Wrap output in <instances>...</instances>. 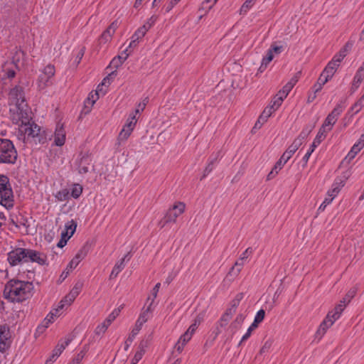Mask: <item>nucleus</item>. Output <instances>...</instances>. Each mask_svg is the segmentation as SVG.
I'll use <instances>...</instances> for the list:
<instances>
[{
    "label": "nucleus",
    "instance_id": "f257e3e1",
    "mask_svg": "<svg viewBox=\"0 0 364 364\" xmlns=\"http://www.w3.org/2000/svg\"><path fill=\"white\" fill-rule=\"evenodd\" d=\"M33 290L32 282L12 279L5 285L4 296L12 302H21L30 298Z\"/></svg>",
    "mask_w": 364,
    "mask_h": 364
},
{
    "label": "nucleus",
    "instance_id": "f03ea898",
    "mask_svg": "<svg viewBox=\"0 0 364 364\" xmlns=\"http://www.w3.org/2000/svg\"><path fill=\"white\" fill-rule=\"evenodd\" d=\"M19 132L23 134V141L33 138L39 144L46 143L47 139H50L53 136L51 134H48L46 131L41 133V128L33 122L20 124Z\"/></svg>",
    "mask_w": 364,
    "mask_h": 364
},
{
    "label": "nucleus",
    "instance_id": "7ed1b4c3",
    "mask_svg": "<svg viewBox=\"0 0 364 364\" xmlns=\"http://www.w3.org/2000/svg\"><path fill=\"white\" fill-rule=\"evenodd\" d=\"M17 157L13 142L7 139H0V164H14Z\"/></svg>",
    "mask_w": 364,
    "mask_h": 364
},
{
    "label": "nucleus",
    "instance_id": "20e7f679",
    "mask_svg": "<svg viewBox=\"0 0 364 364\" xmlns=\"http://www.w3.org/2000/svg\"><path fill=\"white\" fill-rule=\"evenodd\" d=\"M14 193L9 177L0 175V203L9 209L14 206Z\"/></svg>",
    "mask_w": 364,
    "mask_h": 364
},
{
    "label": "nucleus",
    "instance_id": "39448f33",
    "mask_svg": "<svg viewBox=\"0 0 364 364\" xmlns=\"http://www.w3.org/2000/svg\"><path fill=\"white\" fill-rule=\"evenodd\" d=\"M343 110V107L341 104L336 105V107L328 114L323 124L318 131L322 132L323 134H326L327 132L330 131L333 124L336 122L339 115Z\"/></svg>",
    "mask_w": 364,
    "mask_h": 364
},
{
    "label": "nucleus",
    "instance_id": "423d86ee",
    "mask_svg": "<svg viewBox=\"0 0 364 364\" xmlns=\"http://www.w3.org/2000/svg\"><path fill=\"white\" fill-rule=\"evenodd\" d=\"M186 205L183 202L176 203L172 208H169L164 218V227L166 223H176L177 218L184 213Z\"/></svg>",
    "mask_w": 364,
    "mask_h": 364
},
{
    "label": "nucleus",
    "instance_id": "0eeeda50",
    "mask_svg": "<svg viewBox=\"0 0 364 364\" xmlns=\"http://www.w3.org/2000/svg\"><path fill=\"white\" fill-rule=\"evenodd\" d=\"M55 67L53 65H48L39 75V87L43 89L53 84V77L55 75Z\"/></svg>",
    "mask_w": 364,
    "mask_h": 364
},
{
    "label": "nucleus",
    "instance_id": "6e6552de",
    "mask_svg": "<svg viewBox=\"0 0 364 364\" xmlns=\"http://www.w3.org/2000/svg\"><path fill=\"white\" fill-rule=\"evenodd\" d=\"M137 119L135 117V115H130L129 117L127 119V123L124 126L122 131L119 132L117 141L118 144H120L121 141H126L130 134H132L136 124Z\"/></svg>",
    "mask_w": 364,
    "mask_h": 364
},
{
    "label": "nucleus",
    "instance_id": "1a4fd4ad",
    "mask_svg": "<svg viewBox=\"0 0 364 364\" xmlns=\"http://www.w3.org/2000/svg\"><path fill=\"white\" fill-rule=\"evenodd\" d=\"M82 284L77 283L68 294H67L59 303L56 311L62 310L65 305L70 306L80 294L82 289Z\"/></svg>",
    "mask_w": 364,
    "mask_h": 364
},
{
    "label": "nucleus",
    "instance_id": "9d476101",
    "mask_svg": "<svg viewBox=\"0 0 364 364\" xmlns=\"http://www.w3.org/2000/svg\"><path fill=\"white\" fill-rule=\"evenodd\" d=\"M8 261L11 266H16L21 262H26L25 248H16L8 254Z\"/></svg>",
    "mask_w": 364,
    "mask_h": 364
},
{
    "label": "nucleus",
    "instance_id": "9b49d317",
    "mask_svg": "<svg viewBox=\"0 0 364 364\" xmlns=\"http://www.w3.org/2000/svg\"><path fill=\"white\" fill-rule=\"evenodd\" d=\"M31 111L28 108L27 104L26 102L21 103L19 106L16 107V114L18 116V122H21V124H24V123H28L31 122Z\"/></svg>",
    "mask_w": 364,
    "mask_h": 364
},
{
    "label": "nucleus",
    "instance_id": "f8f14e48",
    "mask_svg": "<svg viewBox=\"0 0 364 364\" xmlns=\"http://www.w3.org/2000/svg\"><path fill=\"white\" fill-rule=\"evenodd\" d=\"M92 159L87 154H80L79 159L76 160V164L77 166L78 172L80 174L87 173L91 166Z\"/></svg>",
    "mask_w": 364,
    "mask_h": 364
},
{
    "label": "nucleus",
    "instance_id": "ddd939ff",
    "mask_svg": "<svg viewBox=\"0 0 364 364\" xmlns=\"http://www.w3.org/2000/svg\"><path fill=\"white\" fill-rule=\"evenodd\" d=\"M26 262H36L40 265H43L46 264L47 260L46 255L41 252H38L36 250L26 249Z\"/></svg>",
    "mask_w": 364,
    "mask_h": 364
},
{
    "label": "nucleus",
    "instance_id": "4468645a",
    "mask_svg": "<svg viewBox=\"0 0 364 364\" xmlns=\"http://www.w3.org/2000/svg\"><path fill=\"white\" fill-rule=\"evenodd\" d=\"M9 99L11 104L14 105L16 107L19 106L21 103L26 102L23 88L16 86L11 90Z\"/></svg>",
    "mask_w": 364,
    "mask_h": 364
},
{
    "label": "nucleus",
    "instance_id": "2eb2a0df",
    "mask_svg": "<svg viewBox=\"0 0 364 364\" xmlns=\"http://www.w3.org/2000/svg\"><path fill=\"white\" fill-rule=\"evenodd\" d=\"M356 294V289L351 288L346 294L345 297L343 298L342 300L340 301L339 304L336 306L334 309H333L335 312H337L338 315L341 316L342 312L345 309L347 304L350 301V300L355 296Z\"/></svg>",
    "mask_w": 364,
    "mask_h": 364
},
{
    "label": "nucleus",
    "instance_id": "dca6fc26",
    "mask_svg": "<svg viewBox=\"0 0 364 364\" xmlns=\"http://www.w3.org/2000/svg\"><path fill=\"white\" fill-rule=\"evenodd\" d=\"M119 23L117 20L113 21L100 37V43H106L111 41L112 36L118 28Z\"/></svg>",
    "mask_w": 364,
    "mask_h": 364
},
{
    "label": "nucleus",
    "instance_id": "f3484780",
    "mask_svg": "<svg viewBox=\"0 0 364 364\" xmlns=\"http://www.w3.org/2000/svg\"><path fill=\"white\" fill-rule=\"evenodd\" d=\"M88 247L86 245H84L81 247V249L77 252L76 255L73 258V259L68 264L67 269L68 270H72L75 269L78 264L82 261L87 255Z\"/></svg>",
    "mask_w": 364,
    "mask_h": 364
},
{
    "label": "nucleus",
    "instance_id": "a211bd4d",
    "mask_svg": "<svg viewBox=\"0 0 364 364\" xmlns=\"http://www.w3.org/2000/svg\"><path fill=\"white\" fill-rule=\"evenodd\" d=\"M66 132L63 124H58L54 133V144L61 146L65 144Z\"/></svg>",
    "mask_w": 364,
    "mask_h": 364
},
{
    "label": "nucleus",
    "instance_id": "6ab92c4d",
    "mask_svg": "<svg viewBox=\"0 0 364 364\" xmlns=\"http://www.w3.org/2000/svg\"><path fill=\"white\" fill-rule=\"evenodd\" d=\"M326 134L322 133V132L318 131L316 138L314 139L310 149L307 151V153L304 155L303 157V161L305 164L308 162V160L311 155V154L314 152L315 148L320 144V143L325 139Z\"/></svg>",
    "mask_w": 364,
    "mask_h": 364
},
{
    "label": "nucleus",
    "instance_id": "aec40b11",
    "mask_svg": "<svg viewBox=\"0 0 364 364\" xmlns=\"http://www.w3.org/2000/svg\"><path fill=\"white\" fill-rule=\"evenodd\" d=\"M364 79V62L358 68L352 82L351 92H354L360 86Z\"/></svg>",
    "mask_w": 364,
    "mask_h": 364
},
{
    "label": "nucleus",
    "instance_id": "412c9836",
    "mask_svg": "<svg viewBox=\"0 0 364 364\" xmlns=\"http://www.w3.org/2000/svg\"><path fill=\"white\" fill-rule=\"evenodd\" d=\"M9 338V329L5 326H0V350L4 351L9 346L8 339Z\"/></svg>",
    "mask_w": 364,
    "mask_h": 364
},
{
    "label": "nucleus",
    "instance_id": "4be33fe9",
    "mask_svg": "<svg viewBox=\"0 0 364 364\" xmlns=\"http://www.w3.org/2000/svg\"><path fill=\"white\" fill-rule=\"evenodd\" d=\"M300 146L299 141L294 140L293 143L288 147V149L281 156L282 160H284V164H286L291 159L293 154L298 150Z\"/></svg>",
    "mask_w": 364,
    "mask_h": 364
},
{
    "label": "nucleus",
    "instance_id": "5701e85b",
    "mask_svg": "<svg viewBox=\"0 0 364 364\" xmlns=\"http://www.w3.org/2000/svg\"><path fill=\"white\" fill-rule=\"evenodd\" d=\"M352 46L353 43L351 42H347L340 50L339 53L333 57V59L340 64L343 59L346 56L347 53L350 50Z\"/></svg>",
    "mask_w": 364,
    "mask_h": 364
},
{
    "label": "nucleus",
    "instance_id": "b1692460",
    "mask_svg": "<svg viewBox=\"0 0 364 364\" xmlns=\"http://www.w3.org/2000/svg\"><path fill=\"white\" fill-rule=\"evenodd\" d=\"M129 55V53H128V49H125L117 58H114L111 61L109 66L112 68H117L119 66L122 65V63L127 60L128 56Z\"/></svg>",
    "mask_w": 364,
    "mask_h": 364
},
{
    "label": "nucleus",
    "instance_id": "393cba45",
    "mask_svg": "<svg viewBox=\"0 0 364 364\" xmlns=\"http://www.w3.org/2000/svg\"><path fill=\"white\" fill-rule=\"evenodd\" d=\"M340 64L336 61L333 58L328 63L325 69L323 70L324 74L328 75L329 77H332L336 73L337 68L339 67Z\"/></svg>",
    "mask_w": 364,
    "mask_h": 364
},
{
    "label": "nucleus",
    "instance_id": "a878e982",
    "mask_svg": "<svg viewBox=\"0 0 364 364\" xmlns=\"http://www.w3.org/2000/svg\"><path fill=\"white\" fill-rule=\"evenodd\" d=\"M232 315L229 314V313L226 312L222 316L220 320L219 321L218 326H216V331L215 335V338L221 333V328L226 326L231 318Z\"/></svg>",
    "mask_w": 364,
    "mask_h": 364
},
{
    "label": "nucleus",
    "instance_id": "bb28decb",
    "mask_svg": "<svg viewBox=\"0 0 364 364\" xmlns=\"http://www.w3.org/2000/svg\"><path fill=\"white\" fill-rule=\"evenodd\" d=\"M245 316L243 314H240L237 316L235 319L231 323L229 329L231 333L234 334L240 327L244 321Z\"/></svg>",
    "mask_w": 364,
    "mask_h": 364
},
{
    "label": "nucleus",
    "instance_id": "cd10ccee",
    "mask_svg": "<svg viewBox=\"0 0 364 364\" xmlns=\"http://www.w3.org/2000/svg\"><path fill=\"white\" fill-rule=\"evenodd\" d=\"M243 298V294L239 293L236 295L235 299L231 302V306L226 310L229 314L233 315L236 312L237 307L238 306L240 301Z\"/></svg>",
    "mask_w": 364,
    "mask_h": 364
},
{
    "label": "nucleus",
    "instance_id": "c85d7f7f",
    "mask_svg": "<svg viewBox=\"0 0 364 364\" xmlns=\"http://www.w3.org/2000/svg\"><path fill=\"white\" fill-rule=\"evenodd\" d=\"M124 259H121L114 266L112 271L109 275V279H112L117 277L119 273L124 268Z\"/></svg>",
    "mask_w": 364,
    "mask_h": 364
},
{
    "label": "nucleus",
    "instance_id": "c756f323",
    "mask_svg": "<svg viewBox=\"0 0 364 364\" xmlns=\"http://www.w3.org/2000/svg\"><path fill=\"white\" fill-rule=\"evenodd\" d=\"M339 318L340 316L338 314L332 310L327 314L326 318L322 322H326V324L330 328Z\"/></svg>",
    "mask_w": 364,
    "mask_h": 364
},
{
    "label": "nucleus",
    "instance_id": "7c9ffc66",
    "mask_svg": "<svg viewBox=\"0 0 364 364\" xmlns=\"http://www.w3.org/2000/svg\"><path fill=\"white\" fill-rule=\"evenodd\" d=\"M244 265V261H240V259L235 263V266H233L230 272H228V275L237 277L241 271L242 267Z\"/></svg>",
    "mask_w": 364,
    "mask_h": 364
},
{
    "label": "nucleus",
    "instance_id": "2f4dec72",
    "mask_svg": "<svg viewBox=\"0 0 364 364\" xmlns=\"http://www.w3.org/2000/svg\"><path fill=\"white\" fill-rule=\"evenodd\" d=\"M53 320H54V313L53 312H50L46 316V318L43 320L42 326H39L38 327V331H42L45 328H48L49 324L53 322Z\"/></svg>",
    "mask_w": 364,
    "mask_h": 364
},
{
    "label": "nucleus",
    "instance_id": "473e14b6",
    "mask_svg": "<svg viewBox=\"0 0 364 364\" xmlns=\"http://www.w3.org/2000/svg\"><path fill=\"white\" fill-rule=\"evenodd\" d=\"M70 340L68 339L67 341H64L62 343H59L57 345V346L53 350V353H54V356H59L61 353L63 351V350L66 348V346H68L70 343Z\"/></svg>",
    "mask_w": 364,
    "mask_h": 364
},
{
    "label": "nucleus",
    "instance_id": "72a5a7b5",
    "mask_svg": "<svg viewBox=\"0 0 364 364\" xmlns=\"http://www.w3.org/2000/svg\"><path fill=\"white\" fill-rule=\"evenodd\" d=\"M342 186H343V184H342V182L340 183H334L333 185V188L328 191V193H327L328 196L332 197L333 198H334L336 196V195L339 193V191H341V188Z\"/></svg>",
    "mask_w": 364,
    "mask_h": 364
},
{
    "label": "nucleus",
    "instance_id": "f704fd0d",
    "mask_svg": "<svg viewBox=\"0 0 364 364\" xmlns=\"http://www.w3.org/2000/svg\"><path fill=\"white\" fill-rule=\"evenodd\" d=\"M153 303H154V299H151L150 301V303H149V306H147V308L146 309H144L142 311V312L140 314V315L139 316V318H143L144 320L147 321V320L149 318V314L152 311L151 306H152Z\"/></svg>",
    "mask_w": 364,
    "mask_h": 364
},
{
    "label": "nucleus",
    "instance_id": "c9c22d12",
    "mask_svg": "<svg viewBox=\"0 0 364 364\" xmlns=\"http://www.w3.org/2000/svg\"><path fill=\"white\" fill-rule=\"evenodd\" d=\"M146 33V28H144L141 26L134 32L131 38L139 42L141 39H142Z\"/></svg>",
    "mask_w": 364,
    "mask_h": 364
},
{
    "label": "nucleus",
    "instance_id": "e433bc0d",
    "mask_svg": "<svg viewBox=\"0 0 364 364\" xmlns=\"http://www.w3.org/2000/svg\"><path fill=\"white\" fill-rule=\"evenodd\" d=\"M364 107V94L353 105L352 110L356 114L362 107Z\"/></svg>",
    "mask_w": 364,
    "mask_h": 364
},
{
    "label": "nucleus",
    "instance_id": "4c0bfd02",
    "mask_svg": "<svg viewBox=\"0 0 364 364\" xmlns=\"http://www.w3.org/2000/svg\"><path fill=\"white\" fill-rule=\"evenodd\" d=\"M55 198L59 201L67 200L69 198V192L67 189H63L62 191H60L56 193Z\"/></svg>",
    "mask_w": 364,
    "mask_h": 364
},
{
    "label": "nucleus",
    "instance_id": "58836bf2",
    "mask_svg": "<svg viewBox=\"0 0 364 364\" xmlns=\"http://www.w3.org/2000/svg\"><path fill=\"white\" fill-rule=\"evenodd\" d=\"M82 187L79 184H75L71 190V196L74 198H77L82 194Z\"/></svg>",
    "mask_w": 364,
    "mask_h": 364
},
{
    "label": "nucleus",
    "instance_id": "ea45409f",
    "mask_svg": "<svg viewBox=\"0 0 364 364\" xmlns=\"http://www.w3.org/2000/svg\"><path fill=\"white\" fill-rule=\"evenodd\" d=\"M157 18V16L153 15L147 20V21L141 27L146 28V31L147 32L156 23Z\"/></svg>",
    "mask_w": 364,
    "mask_h": 364
},
{
    "label": "nucleus",
    "instance_id": "a19ab883",
    "mask_svg": "<svg viewBox=\"0 0 364 364\" xmlns=\"http://www.w3.org/2000/svg\"><path fill=\"white\" fill-rule=\"evenodd\" d=\"M77 228V223L73 220L67 223L65 225V230L70 232L71 235H73Z\"/></svg>",
    "mask_w": 364,
    "mask_h": 364
},
{
    "label": "nucleus",
    "instance_id": "79ce46f5",
    "mask_svg": "<svg viewBox=\"0 0 364 364\" xmlns=\"http://www.w3.org/2000/svg\"><path fill=\"white\" fill-rule=\"evenodd\" d=\"M282 103V102L281 97H274L271 104L268 107H271L272 109L275 112L281 106Z\"/></svg>",
    "mask_w": 364,
    "mask_h": 364
},
{
    "label": "nucleus",
    "instance_id": "37998d69",
    "mask_svg": "<svg viewBox=\"0 0 364 364\" xmlns=\"http://www.w3.org/2000/svg\"><path fill=\"white\" fill-rule=\"evenodd\" d=\"M149 102V98L148 97H145L142 102H139L137 105V107L135 109V116L136 114L139 113L141 111H143L145 107H146V105H147V103ZM132 116H133L134 114H131Z\"/></svg>",
    "mask_w": 364,
    "mask_h": 364
},
{
    "label": "nucleus",
    "instance_id": "c03bdc74",
    "mask_svg": "<svg viewBox=\"0 0 364 364\" xmlns=\"http://www.w3.org/2000/svg\"><path fill=\"white\" fill-rule=\"evenodd\" d=\"M328 328L329 327L326 324V322H322L316 331V336L321 338L326 333Z\"/></svg>",
    "mask_w": 364,
    "mask_h": 364
},
{
    "label": "nucleus",
    "instance_id": "a18cd8bd",
    "mask_svg": "<svg viewBox=\"0 0 364 364\" xmlns=\"http://www.w3.org/2000/svg\"><path fill=\"white\" fill-rule=\"evenodd\" d=\"M274 112L271 107L268 106L263 110L261 115V119L263 121H267L268 118L272 115V114Z\"/></svg>",
    "mask_w": 364,
    "mask_h": 364
},
{
    "label": "nucleus",
    "instance_id": "49530a36",
    "mask_svg": "<svg viewBox=\"0 0 364 364\" xmlns=\"http://www.w3.org/2000/svg\"><path fill=\"white\" fill-rule=\"evenodd\" d=\"M140 330H141V328H139L136 325H135V326L132 329L131 333L129 334V337L127 338L126 343H127V342L132 343L135 336L139 333Z\"/></svg>",
    "mask_w": 364,
    "mask_h": 364
},
{
    "label": "nucleus",
    "instance_id": "de8ad7c7",
    "mask_svg": "<svg viewBox=\"0 0 364 364\" xmlns=\"http://www.w3.org/2000/svg\"><path fill=\"white\" fill-rule=\"evenodd\" d=\"M107 328H108V326H107V323L103 322L96 327V328L95 330V333L96 335H101V334L105 333Z\"/></svg>",
    "mask_w": 364,
    "mask_h": 364
},
{
    "label": "nucleus",
    "instance_id": "09e8293b",
    "mask_svg": "<svg viewBox=\"0 0 364 364\" xmlns=\"http://www.w3.org/2000/svg\"><path fill=\"white\" fill-rule=\"evenodd\" d=\"M274 55L272 54V50H268L267 55L263 58L262 63L264 67H267L268 64L273 60Z\"/></svg>",
    "mask_w": 364,
    "mask_h": 364
},
{
    "label": "nucleus",
    "instance_id": "8fccbe9b",
    "mask_svg": "<svg viewBox=\"0 0 364 364\" xmlns=\"http://www.w3.org/2000/svg\"><path fill=\"white\" fill-rule=\"evenodd\" d=\"M265 316V311L263 309H260L257 313L253 323L258 325L259 323L263 321Z\"/></svg>",
    "mask_w": 364,
    "mask_h": 364
},
{
    "label": "nucleus",
    "instance_id": "3c124183",
    "mask_svg": "<svg viewBox=\"0 0 364 364\" xmlns=\"http://www.w3.org/2000/svg\"><path fill=\"white\" fill-rule=\"evenodd\" d=\"M257 327V325L255 324V323H252V325L247 329V331L246 332V333L242 336L240 343H242V342L246 341L247 339H248L249 337L250 336L251 333H252V331L255 328H256Z\"/></svg>",
    "mask_w": 364,
    "mask_h": 364
},
{
    "label": "nucleus",
    "instance_id": "603ef678",
    "mask_svg": "<svg viewBox=\"0 0 364 364\" xmlns=\"http://www.w3.org/2000/svg\"><path fill=\"white\" fill-rule=\"evenodd\" d=\"M99 98L98 90H96L95 93H90L87 97V102L92 106L97 100Z\"/></svg>",
    "mask_w": 364,
    "mask_h": 364
},
{
    "label": "nucleus",
    "instance_id": "864d4df0",
    "mask_svg": "<svg viewBox=\"0 0 364 364\" xmlns=\"http://www.w3.org/2000/svg\"><path fill=\"white\" fill-rule=\"evenodd\" d=\"M217 161V158L213 159L210 161V163L208 164V166L205 167L203 178H205L208 173H210L213 170V164Z\"/></svg>",
    "mask_w": 364,
    "mask_h": 364
},
{
    "label": "nucleus",
    "instance_id": "5fc2aeb1",
    "mask_svg": "<svg viewBox=\"0 0 364 364\" xmlns=\"http://www.w3.org/2000/svg\"><path fill=\"white\" fill-rule=\"evenodd\" d=\"M192 336L189 332H185L183 335L181 336L178 341L181 342L183 344L186 345L191 338Z\"/></svg>",
    "mask_w": 364,
    "mask_h": 364
},
{
    "label": "nucleus",
    "instance_id": "6e6d98bb",
    "mask_svg": "<svg viewBox=\"0 0 364 364\" xmlns=\"http://www.w3.org/2000/svg\"><path fill=\"white\" fill-rule=\"evenodd\" d=\"M117 75V71H112L109 73L106 77L103 79L102 82L101 83V86H105L106 85V80H108V84H110L111 80Z\"/></svg>",
    "mask_w": 364,
    "mask_h": 364
},
{
    "label": "nucleus",
    "instance_id": "4d7b16f0",
    "mask_svg": "<svg viewBox=\"0 0 364 364\" xmlns=\"http://www.w3.org/2000/svg\"><path fill=\"white\" fill-rule=\"evenodd\" d=\"M117 75V71H112L109 73L106 77L103 79L102 82L101 83V86H105L106 85V80H108V84H110L111 80Z\"/></svg>",
    "mask_w": 364,
    "mask_h": 364
},
{
    "label": "nucleus",
    "instance_id": "13d9d810",
    "mask_svg": "<svg viewBox=\"0 0 364 364\" xmlns=\"http://www.w3.org/2000/svg\"><path fill=\"white\" fill-rule=\"evenodd\" d=\"M85 356V353L83 351H80L73 360L70 364H80L82 360Z\"/></svg>",
    "mask_w": 364,
    "mask_h": 364
},
{
    "label": "nucleus",
    "instance_id": "bf43d9fd",
    "mask_svg": "<svg viewBox=\"0 0 364 364\" xmlns=\"http://www.w3.org/2000/svg\"><path fill=\"white\" fill-rule=\"evenodd\" d=\"M331 77H328L323 72L321 74L320 77L318 79L317 82L321 84L322 85H325Z\"/></svg>",
    "mask_w": 364,
    "mask_h": 364
},
{
    "label": "nucleus",
    "instance_id": "052dcab7",
    "mask_svg": "<svg viewBox=\"0 0 364 364\" xmlns=\"http://www.w3.org/2000/svg\"><path fill=\"white\" fill-rule=\"evenodd\" d=\"M255 0H246L241 7L242 11H247L254 4Z\"/></svg>",
    "mask_w": 364,
    "mask_h": 364
},
{
    "label": "nucleus",
    "instance_id": "680f3d73",
    "mask_svg": "<svg viewBox=\"0 0 364 364\" xmlns=\"http://www.w3.org/2000/svg\"><path fill=\"white\" fill-rule=\"evenodd\" d=\"M284 160H282V157L276 163L274 166L272 168L273 171H275V173H278L279 171H280L284 166Z\"/></svg>",
    "mask_w": 364,
    "mask_h": 364
},
{
    "label": "nucleus",
    "instance_id": "e2e57ef3",
    "mask_svg": "<svg viewBox=\"0 0 364 364\" xmlns=\"http://www.w3.org/2000/svg\"><path fill=\"white\" fill-rule=\"evenodd\" d=\"M252 250L251 247H248L245 250V251L244 252H242V254L240 255V261H244L245 259H246L249 255L252 253Z\"/></svg>",
    "mask_w": 364,
    "mask_h": 364
},
{
    "label": "nucleus",
    "instance_id": "0e129e2a",
    "mask_svg": "<svg viewBox=\"0 0 364 364\" xmlns=\"http://www.w3.org/2000/svg\"><path fill=\"white\" fill-rule=\"evenodd\" d=\"M364 146V134L361 136L358 143L354 144V149L356 150H361Z\"/></svg>",
    "mask_w": 364,
    "mask_h": 364
},
{
    "label": "nucleus",
    "instance_id": "69168bd1",
    "mask_svg": "<svg viewBox=\"0 0 364 364\" xmlns=\"http://www.w3.org/2000/svg\"><path fill=\"white\" fill-rule=\"evenodd\" d=\"M146 347V342L141 341L139 344V350L136 352V353H141V358H142L145 353Z\"/></svg>",
    "mask_w": 364,
    "mask_h": 364
},
{
    "label": "nucleus",
    "instance_id": "338daca9",
    "mask_svg": "<svg viewBox=\"0 0 364 364\" xmlns=\"http://www.w3.org/2000/svg\"><path fill=\"white\" fill-rule=\"evenodd\" d=\"M271 346H272L271 341H266L260 350V353L262 354L265 352H267L269 350V348H271Z\"/></svg>",
    "mask_w": 364,
    "mask_h": 364
},
{
    "label": "nucleus",
    "instance_id": "774afa93",
    "mask_svg": "<svg viewBox=\"0 0 364 364\" xmlns=\"http://www.w3.org/2000/svg\"><path fill=\"white\" fill-rule=\"evenodd\" d=\"M300 75V72L297 73L288 82V83L294 87V86L296 84L299 80V77Z\"/></svg>",
    "mask_w": 364,
    "mask_h": 364
}]
</instances>
